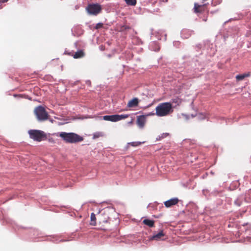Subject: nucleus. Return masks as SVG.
<instances>
[{"label":"nucleus","mask_w":251,"mask_h":251,"mask_svg":"<svg viewBox=\"0 0 251 251\" xmlns=\"http://www.w3.org/2000/svg\"><path fill=\"white\" fill-rule=\"evenodd\" d=\"M155 115L158 117H165L172 113L174 111L171 102H162L159 103L155 108Z\"/></svg>","instance_id":"1"},{"label":"nucleus","mask_w":251,"mask_h":251,"mask_svg":"<svg viewBox=\"0 0 251 251\" xmlns=\"http://www.w3.org/2000/svg\"><path fill=\"white\" fill-rule=\"evenodd\" d=\"M59 136L66 143H75L81 142L83 140V138L79 135L73 133H67L62 132L59 134Z\"/></svg>","instance_id":"2"},{"label":"nucleus","mask_w":251,"mask_h":251,"mask_svg":"<svg viewBox=\"0 0 251 251\" xmlns=\"http://www.w3.org/2000/svg\"><path fill=\"white\" fill-rule=\"evenodd\" d=\"M34 113L38 120L40 121L47 120L50 116L45 108L41 105L36 107L34 110Z\"/></svg>","instance_id":"3"},{"label":"nucleus","mask_w":251,"mask_h":251,"mask_svg":"<svg viewBox=\"0 0 251 251\" xmlns=\"http://www.w3.org/2000/svg\"><path fill=\"white\" fill-rule=\"evenodd\" d=\"M31 139L37 142H41L46 139V133L41 130L31 129L28 132Z\"/></svg>","instance_id":"4"},{"label":"nucleus","mask_w":251,"mask_h":251,"mask_svg":"<svg viewBox=\"0 0 251 251\" xmlns=\"http://www.w3.org/2000/svg\"><path fill=\"white\" fill-rule=\"evenodd\" d=\"M111 210L109 208L104 209L101 210L98 215V218L100 224L107 223L110 220L109 213Z\"/></svg>","instance_id":"5"},{"label":"nucleus","mask_w":251,"mask_h":251,"mask_svg":"<svg viewBox=\"0 0 251 251\" xmlns=\"http://www.w3.org/2000/svg\"><path fill=\"white\" fill-rule=\"evenodd\" d=\"M128 117L129 115L128 114L106 115L103 117V119L105 121L116 122L126 119Z\"/></svg>","instance_id":"6"},{"label":"nucleus","mask_w":251,"mask_h":251,"mask_svg":"<svg viewBox=\"0 0 251 251\" xmlns=\"http://www.w3.org/2000/svg\"><path fill=\"white\" fill-rule=\"evenodd\" d=\"M87 10L90 14L97 15L100 12L101 7L98 3L90 4L87 7Z\"/></svg>","instance_id":"7"},{"label":"nucleus","mask_w":251,"mask_h":251,"mask_svg":"<svg viewBox=\"0 0 251 251\" xmlns=\"http://www.w3.org/2000/svg\"><path fill=\"white\" fill-rule=\"evenodd\" d=\"M206 10V4H199L197 3H194V11L196 13H202Z\"/></svg>","instance_id":"8"},{"label":"nucleus","mask_w":251,"mask_h":251,"mask_svg":"<svg viewBox=\"0 0 251 251\" xmlns=\"http://www.w3.org/2000/svg\"><path fill=\"white\" fill-rule=\"evenodd\" d=\"M179 200L177 198L171 199L164 202L165 206L168 208L172 206L175 205L178 203Z\"/></svg>","instance_id":"9"},{"label":"nucleus","mask_w":251,"mask_h":251,"mask_svg":"<svg viewBox=\"0 0 251 251\" xmlns=\"http://www.w3.org/2000/svg\"><path fill=\"white\" fill-rule=\"evenodd\" d=\"M146 123V116L141 115L137 117V124L140 128H143Z\"/></svg>","instance_id":"10"},{"label":"nucleus","mask_w":251,"mask_h":251,"mask_svg":"<svg viewBox=\"0 0 251 251\" xmlns=\"http://www.w3.org/2000/svg\"><path fill=\"white\" fill-rule=\"evenodd\" d=\"M139 103V100L137 98H135L131 100H130L128 103H127V106L128 107H134L138 106Z\"/></svg>","instance_id":"11"},{"label":"nucleus","mask_w":251,"mask_h":251,"mask_svg":"<svg viewBox=\"0 0 251 251\" xmlns=\"http://www.w3.org/2000/svg\"><path fill=\"white\" fill-rule=\"evenodd\" d=\"M165 236V234L163 230H161L158 233L154 234L152 237V239L155 240H159Z\"/></svg>","instance_id":"12"},{"label":"nucleus","mask_w":251,"mask_h":251,"mask_svg":"<svg viewBox=\"0 0 251 251\" xmlns=\"http://www.w3.org/2000/svg\"><path fill=\"white\" fill-rule=\"evenodd\" d=\"M143 224L149 226V227H153L154 226V221L150 219H145L143 221Z\"/></svg>","instance_id":"13"},{"label":"nucleus","mask_w":251,"mask_h":251,"mask_svg":"<svg viewBox=\"0 0 251 251\" xmlns=\"http://www.w3.org/2000/svg\"><path fill=\"white\" fill-rule=\"evenodd\" d=\"M250 75V73L239 75H237L236 76V79L237 81H241V80H243L245 77H248Z\"/></svg>","instance_id":"14"},{"label":"nucleus","mask_w":251,"mask_h":251,"mask_svg":"<svg viewBox=\"0 0 251 251\" xmlns=\"http://www.w3.org/2000/svg\"><path fill=\"white\" fill-rule=\"evenodd\" d=\"M84 56V52L82 50H79L74 54L73 56L75 58H81Z\"/></svg>","instance_id":"15"},{"label":"nucleus","mask_w":251,"mask_h":251,"mask_svg":"<svg viewBox=\"0 0 251 251\" xmlns=\"http://www.w3.org/2000/svg\"><path fill=\"white\" fill-rule=\"evenodd\" d=\"M93 139H96L103 137L104 136V133L102 132H96L93 134Z\"/></svg>","instance_id":"16"},{"label":"nucleus","mask_w":251,"mask_h":251,"mask_svg":"<svg viewBox=\"0 0 251 251\" xmlns=\"http://www.w3.org/2000/svg\"><path fill=\"white\" fill-rule=\"evenodd\" d=\"M96 218L95 214L94 213H91V224L92 225H96Z\"/></svg>","instance_id":"17"},{"label":"nucleus","mask_w":251,"mask_h":251,"mask_svg":"<svg viewBox=\"0 0 251 251\" xmlns=\"http://www.w3.org/2000/svg\"><path fill=\"white\" fill-rule=\"evenodd\" d=\"M128 5H135L136 4V0H124Z\"/></svg>","instance_id":"18"},{"label":"nucleus","mask_w":251,"mask_h":251,"mask_svg":"<svg viewBox=\"0 0 251 251\" xmlns=\"http://www.w3.org/2000/svg\"><path fill=\"white\" fill-rule=\"evenodd\" d=\"M102 26H103V24L100 23L96 25L95 26V28L98 29L101 28Z\"/></svg>","instance_id":"19"},{"label":"nucleus","mask_w":251,"mask_h":251,"mask_svg":"<svg viewBox=\"0 0 251 251\" xmlns=\"http://www.w3.org/2000/svg\"><path fill=\"white\" fill-rule=\"evenodd\" d=\"M172 101H173V102L177 103V104H179V103H180V100L178 98L173 99L172 100Z\"/></svg>","instance_id":"20"},{"label":"nucleus","mask_w":251,"mask_h":251,"mask_svg":"<svg viewBox=\"0 0 251 251\" xmlns=\"http://www.w3.org/2000/svg\"><path fill=\"white\" fill-rule=\"evenodd\" d=\"M169 135V133H163L161 136V137L162 138H166V137H167Z\"/></svg>","instance_id":"21"},{"label":"nucleus","mask_w":251,"mask_h":251,"mask_svg":"<svg viewBox=\"0 0 251 251\" xmlns=\"http://www.w3.org/2000/svg\"><path fill=\"white\" fill-rule=\"evenodd\" d=\"M129 144H130L132 146H137L139 144L137 142H131L129 143Z\"/></svg>","instance_id":"22"},{"label":"nucleus","mask_w":251,"mask_h":251,"mask_svg":"<svg viewBox=\"0 0 251 251\" xmlns=\"http://www.w3.org/2000/svg\"><path fill=\"white\" fill-rule=\"evenodd\" d=\"M8 0H0V3H3L7 1Z\"/></svg>","instance_id":"23"},{"label":"nucleus","mask_w":251,"mask_h":251,"mask_svg":"<svg viewBox=\"0 0 251 251\" xmlns=\"http://www.w3.org/2000/svg\"><path fill=\"white\" fill-rule=\"evenodd\" d=\"M155 114V113H153V112H151V113H150V114H148L147 115V116L154 115Z\"/></svg>","instance_id":"24"},{"label":"nucleus","mask_w":251,"mask_h":251,"mask_svg":"<svg viewBox=\"0 0 251 251\" xmlns=\"http://www.w3.org/2000/svg\"><path fill=\"white\" fill-rule=\"evenodd\" d=\"M203 21L206 22L207 21V19H204Z\"/></svg>","instance_id":"25"}]
</instances>
